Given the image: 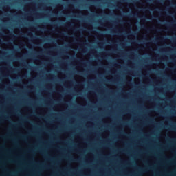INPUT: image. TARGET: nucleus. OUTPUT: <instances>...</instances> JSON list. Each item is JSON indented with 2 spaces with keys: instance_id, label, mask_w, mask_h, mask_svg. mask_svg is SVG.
<instances>
[{
  "instance_id": "nucleus-1",
  "label": "nucleus",
  "mask_w": 176,
  "mask_h": 176,
  "mask_svg": "<svg viewBox=\"0 0 176 176\" xmlns=\"http://www.w3.org/2000/svg\"><path fill=\"white\" fill-rule=\"evenodd\" d=\"M135 16H137V14H129L130 17H135Z\"/></svg>"
},
{
  "instance_id": "nucleus-2",
  "label": "nucleus",
  "mask_w": 176,
  "mask_h": 176,
  "mask_svg": "<svg viewBox=\"0 0 176 176\" xmlns=\"http://www.w3.org/2000/svg\"><path fill=\"white\" fill-rule=\"evenodd\" d=\"M1 138L3 139V140H6V137H5V136H1Z\"/></svg>"
},
{
  "instance_id": "nucleus-3",
  "label": "nucleus",
  "mask_w": 176,
  "mask_h": 176,
  "mask_svg": "<svg viewBox=\"0 0 176 176\" xmlns=\"http://www.w3.org/2000/svg\"><path fill=\"white\" fill-rule=\"evenodd\" d=\"M12 38H16V36L14 34H11Z\"/></svg>"
},
{
  "instance_id": "nucleus-4",
  "label": "nucleus",
  "mask_w": 176,
  "mask_h": 176,
  "mask_svg": "<svg viewBox=\"0 0 176 176\" xmlns=\"http://www.w3.org/2000/svg\"><path fill=\"white\" fill-rule=\"evenodd\" d=\"M170 129H171V130H176V129L175 127H171Z\"/></svg>"
},
{
  "instance_id": "nucleus-5",
  "label": "nucleus",
  "mask_w": 176,
  "mask_h": 176,
  "mask_svg": "<svg viewBox=\"0 0 176 176\" xmlns=\"http://www.w3.org/2000/svg\"><path fill=\"white\" fill-rule=\"evenodd\" d=\"M10 162L11 163H14V161H13V160H10Z\"/></svg>"
},
{
  "instance_id": "nucleus-6",
  "label": "nucleus",
  "mask_w": 176,
  "mask_h": 176,
  "mask_svg": "<svg viewBox=\"0 0 176 176\" xmlns=\"http://www.w3.org/2000/svg\"><path fill=\"white\" fill-rule=\"evenodd\" d=\"M21 35H22V36H25V34H21Z\"/></svg>"
},
{
  "instance_id": "nucleus-7",
  "label": "nucleus",
  "mask_w": 176,
  "mask_h": 176,
  "mask_svg": "<svg viewBox=\"0 0 176 176\" xmlns=\"http://www.w3.org/2000/svg\"><path fill=\"white\" fill-rule=\"evenodd\" d=\"M74 162H78V160L75 159V160H74Z\"/></svg>"
},
{
  "instance_id": "nucleus-8",
  "label": "nucleus",
  "mask_w": 176,
  "mask_h": 176,
  "mask_svg": "<svg viewBox=\"0 0 176 176\" xmlns=\"http://www.w3.org/2000/svg\"><path fill=\"white\" fill-rule=\"evenodd\" d=\"M28 35H32V33H30Z\"/></svg>"
},
{
  "instance_id": "nucleus-9",
  "label": "nucleus",
  "mask_w": 176,
  "mask_h": 176,
  "mask_svg": "<svg viewBox=\"0 0 176 176\" xmlns=\"http://www.w3.org/2000/svg\"><path fill=\"white\" fill-rule=\"evenodd\" d=\"M4 119H8V117H5Z\"/></svg>"
},
{
  "instance_id": "nucleus-10",
  "label": "nucleus",
  "mask_w": 176,
  "mask_h": 176,
  "mask_svg": "<svg viewBox=\"0 0 176 176\" xmlns=\"http://www.w3.org/2000/svg\"><path fill=\"white\" fill-rule=\"evenodd\" d=\"M60 35H63V33L62 32H60Z\"/></svg>"
}]
</instances>
